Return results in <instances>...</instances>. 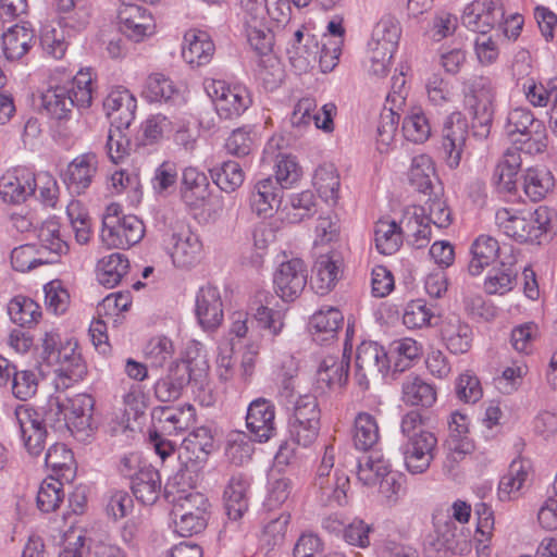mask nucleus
I'll use <instances>...</instances> for the list:
<instances>
[{"instance_id": "4be33fe9", "label": "nucleus", "mask_w": 557, "mask_h": 557, "mask_svg": "<svg viewBox=\"0 0 557 557\" xmlns=\"http://www.w3.org/2000/svg\"><path fill=\"white\" fill-rule=\"evenodd\" d=\"M171 258L175 267L187 269L199 261L202 244L190 230L172 234Z\"/></svg>"}, {"instance_id": "f3484780", "label": "nucleus", "mask_w": 557, "mask_h": 557, "mask_svg": "<svg viewBox=\"0 0 557 557\" xmlns=\"http://www.w3.org/2000/svg\"><path fill=\"white\" fill-rule=\"evenodd\" d=\"M465 104L472 114H482L485 120L493 114L494 87L484 76H474L463 83Z\"/></svg>"}, {"instance_id": "09e8293b", "label": "nucleus", "mask_w": 557, "mask_h": 557, "mask_svg": "<svg viewBox=\"0 0 557 557\" xmlns=\"http://www.w3.org/2000/svg\"><path fill=\"white\" fill-rule=\"evenodd\" d=\"M554 186V178L545 169L529 168L523 176V189L533 201H539Z\"/></svg>"}, {"instance_id": "a211bd4d", "label": "nucleus", "mask_w": 557, "mask_h": 557, "mask_svg": "<svg viewBox=\"0 0 557 557\" xmlns=\"http://www.w3.org/2000/svg\"><path fill=\"white\" fill-rule=\"evenodd\" d=\"M54 358L50 364H57V373L60 377L77 382L87 373V367L78 350V344L75 339L69 338L60 345L59 350L53 352Z\"/></svg>"}, {"instance_id": "f03ea898", "label": "nucleus", "mask_w": 557, "mask_h": 557, "mask_svg": "<svg viewBox=\"0 0 557 557\" xmlns=\"http://www.w3.org/2000/svg\"><path fill=\"white\" fill-rule=\"evenodd\" d=\"M91 100V75L82 70L72 81L50 87L41 95L42 108L57 120L67 119L74 107L88 108Z\"/></svg>"}, {"instance_id": "338daca9", "label": "nucleus", "mask_w": 557, "mask_h": 557, "mask_svg": "<svg viewBox=\"0 0 557 557\" xmlns=\"http://www.w3.org/2000/svg\"><path fill=\"white\" fill-rule=\"evenodd\" d=\"M289 206L292 211L288 212V218L294 223L309 219L317 212V201L311 190L292 194L289 196Z\"/></svg>"}, {"instance_id": "1a4fd4ad", "label": "nucleus", "mask_w": 557, "mask_h": 557, "mask_svg": "<svg viewBox=\"0 0 557 557\" xmlns=\"http://www.w3.org/2000/svg\"><path fill=\"white\" fill-rule=\"evenodd\" d=\"M117 21L121 33L135 42L143 41L156 32L152 14L132 2L121 4Z\"/></svg>"}, {"instance_id": "b1692460", "label": "nucleus", "mask_w": 557, "mask_h": 557, "mask_svg": "<svg viewBox=\"0 0 557 557\" xmlns=\"http://www.w3.org/2000/svg\"><path fill=\"white\" fill-rule=\"evenodd\" d=\"M214 51V44L206 32L191 29L185 34L182 57L191 66L209 63Z\"/></svg>"}, {"instance_id": "a18cd8bd", "label": "nucleus", "mask_w": 557, "mask_h": 557, "mask_svg": "<svg viewBox=\"0 0 557 557\" xmlns=\"http://www.w3.org/2000/svg\"><path fill=\"white\" fill-rule=\"evenodd\" d=\"M517 275L518 269L513 263L500 262L499 267L490 271L484 288L488 294L504 295L513 288Z\"/></svg>"}, {"instance_id": "2eb2a0df", "label": "nucleus", "mask_w": 557, "mask_h": 557, "mask_svg": "<svg viewBox=\"0 0 557 557\" xmlns=\"http://www.w3.org/2000/svg\"><path fill=\"white\" fill-rule=\"evenodd\" d=\"M97 165V156L91 152L81 154L69 163L61 176L70 194L81 195L90 186Z\"/></svg>"}, {"instance_id": "dca6fc26", "label": "nucleus", "mask_w": 557, "mask_h": 557, "mask_svg": "<svg viewBox=\"0 0 557 557\" xmlns=\"http://www.w3.org/2000/svg\"><path fill=\"white\" fill-rule=\"evenodd\" d=\"M196 317L205 331L216 330L223 321V304L216 287L207 285L196 296Z\"/></svg>"}, {"instance_id": "6e6d98bb", "label": "nucleus", "mask_w": 557, "mask_h": 557, "mask_svg": "<svg viewBox=\"0 0 557 557\" xmlns=\"http://www.w3.org/2000/svg\"><path fill=\"white\" fill-rule=\"evenodd\" d=\"M426 223L437 226L438 228L447 227L451 223V211L445 200L435 195L429 198L424 205L414 206Z\"/></svg>"}, {"instance_id": "e2e57ef3", "label": "nucleus", "mask_w": 557, "mask_h": 557, "mask_svg": "<svg viewBox=\"0 0 557 557\" xmlns=\"http://www.w3.org/2000/svg\"><path fill=\"white\" fill-rule=\"evenodd\" d=\"M509 128L508 134H520L528 136L531 139L533 134H541L544 132V126L541 121L534 119L533 114L524 109L513 110L508 117Z\"/></svg>"}, {"instance_id": "49530a36", "label": "nucleus", "mask_w": 557, "mask_h": 557, "mask_svg": "<svg viewBox=\"0 0 557 557\" xmlns=\"http://www.w3.org/2000/svg\"><path fill=\"white\" fill-rule=\"evenodd\" d=\"M400 34L399 24L391 17H385L380 20L374 26L369 44L395 53Z\"/></svg>"}, {"instance_id": "5701e85b", "label": "nucleus", "mask_w": 557, "mask_h": 557, "mask_svg": "<svg viewBox=\"0 0 557 557\" xmlns=\"http://www.w3.org/2000/svg\"><path fill=\"white\" fill-rule=\"evenodd\" d=\"M67 428L73 433L86 434L92 429L95 400L88 394H77L66 399Z\"/></svg>"}, {"instance_id": "f704fd0d", "label": "nucleus", "mask_w": 557, "mask_h": 557, "mask_svg": "<svg viewBox=\"0 0 557 557\" xmlns=\"http://www.w3.org/2000/svg\"><path fill=\"white\" fill-rule=\"evenodd\" d=\"M499 250V244L494 237L479 236L471 246L472 259L468 265L469 273L473 276L481 274L485 267L496 260Z\"/></svg>"}, {"instance_id": "c9c22d12", "label": "nucleus", "mask_w": 557, "mask_h": 557, "mask_svg": "<svg viewBox=\"0 0 557 557\" xmlns=\"http://www.w3.org/2000/svg\"><path fill=\"white\" fill-rule=\"evenodd\" d=\"M34 33L24 25H14L2 35V48L9 60H18L32 47Z\"/></svg>"}, {"instance_id": "412c9836", "label": "nucleus", "mask_w": 557, "mask_h": 557, "mask_svg": "<svg viewBox=\"0 0 557 557\" xmlns=\"http://www.w3.org/2000/svg\"><path fill=\"white\" fill-rule=\"evenodd\" d=\"M181 195L190 208L205 206L210 196V183L207 175L197 168L188 166L183 171Z\"/></svg>"}, {"instance_id": "e433bc0d", "label": "nucleus", "mask_w": 557, "mask_h": 557, "mask_svg": "<svg viewBox=\"0 0 557 557\" xmlns=\"http://www.w3.org/2000/svg\"><path fill=\"white\" fill-rule=\"evenodd\" d=\"M8 313L13 323L21 327H32L41 318V308L32 298L17 295L8 304Z\"/></svg>"}, {"instance_id": "774afa93", "label": "nucleus", "mask_w": 557, "mask_h": 557, "mask_svg": "<svg viewBox=\"0 0 557 557\" xmlns=\"http://www.w3.org/2000/svg\"><path fill=\"white\" fill-rule=\"evenodd\" d=\"M391 354L395 358L394 370L404 372L420 356V347L414 339L404 338L392 344Z\"/></svg>"}, {"instance_id": "423d86ee", "label": "nucleus", "mask_w": 557, "mask_h": 557, "mask_svg": "<svg viewBox=\"0 0 557 557\" xmlns=\"http://www.w3.org/2000/svg\"><path fill=\"white\" fill-rule=\"evenodd\" d=\"M389 367L391 357L376 342L364 341L357 347L355 377L363 389L369 387L370 379L384 375Z\"/></svg>"}, {"instance_id": "37998d69", "label": "nucleus", "mask_w": 557, "mask_h": 557, "mask_svg": "<svg viewBox=\"0 0 557 557\" xmlns=\"http://www.w3.org/2000/svg\"><path fill=\"white\" fill-rule=\"evenodd\" d=\"M435 178V168L432 159L425 154L414 157L409 171L410 185L418 191L430 195Z\"/></svg>"}, {"instance_id": "39448f33", "label": "nucleus", "mask_w": 557, "mask_h": 557, "mask_svg": "<svg viewBox=\"0 0 557 557\" xmlns=\"http://www.w3.org/2000/svg\"><path fill=\"white\" fill-rule=\"evenodd\" d=\"M208 499L201 493H191L189 498L172 504L171 516L175 531L181 536L200 533L207 527Z\"/></svg>"}, {"instance_id": "6ab92c4d", "label": "nucleus", "mask_w": 557, "mask_h": 557, "mask_svg": "<svg viewBox=\"0 0 557 557\" xmlns=\"http://www.w3.org/2000/svg\"><path fill=\"white\" fill-rule=\"evenodd\" d=\"M283 188L269 176L258 181L250 193V208L258 215L271 216L282 203Z\"/></svg>"}, {"instance_id": "bf43d9fd", "label": "nucleus", "mask_w": 557, "mask_h": 557, "mask_svg": "<svg viewBox=\"0 0 557 557\" xmlns=\"http://www.w3.org/2000/svg\"><path fill=\"white\" fill-rule=\"evenodd\" d=\"M65 403L66 399H62L59 395H51L45 406L35 410L40 424L46 428L47 425L55 428L64 423L67 426V406Z\"/></svg>"}, {"instance_id": "5fc2aeb1", "label": "nucleus", "mask_w": 557, "mask_h": 557, "mask_svg": "<svg viewBox=\"0 0 557 557\" xmlns=\"http://www.w3.org/2000/svg\"><path fill=\"white\" fill-rule=\"evenodd\" d=\"M320 44L315 35L307 34L305 41L287 48V54L295 67L306 70L318 60Z\"/></svg>"}, {"instance_id": "4468645a", "label": "nucleus", "mask_w": 557, "mask_h": 557, "mask_svg": "<svg viewBox=\"0 0 557 557\" xmlns=\"http://www.w3.org/2000/svg\"><path fill=\"white\" fill-rule=\"evenodd\" d=\"M246 425L255 441H269L276 431L274 405L262 397L252 400L247 409Z\"/></svg>"}, {"instance_id": "aec40b11", "label": "nucleus", "mask_w": 557, "mask_h": 557, "mask_svg": "<svg viewBox=\"0 0 557 557\" xmlns=\"http://www.w3.org/2000/svg\"><path fill=\"white\" fill-rule=\"evenodd\" d=\"M37 187L36 176L27 169L5 174L0 180V195L5 202L21 203L32 196Z\"/></svg>"}, {"instance_id": "9d476101", "label": "nucleus", "mask_w": 557, "mask_h": 557, "mask_svg": "<svg viewBox=\"0 0 557 557\" xmlns=\"http://www.w3.org/2000/svg\"><path fill=\"white\" fill-rule=\"evenodd\" d=\"M14 420L27 453L33 457H39L46 448L48 431L40 424L35 409L18 405L14 410Z\"/></svg>"}, {"instance_id": "4d7b16f0", "label": "nucleus", "mask_w": 557, "mask_h": 557, "mask_svg": "<svg viewBox=\"0 0 557 557\" xmlns=\"http://www.w3.org/2000/svg\"><path fill=\"white\" fill-rule=\"evenodd\" d=\"M302 175V169L296 160V157L287 153H278L275 163V177L278 185L285 188H292L299 182Z\"/></svg>"}, {"instance_id": "3c124183", "label": "nucleus", "mask_w": 557, "mask_h": 557, "mask_svg": "<svg viewBox=\"0 0 557 557\" xmlns=\"http://www.w3.org/2000/svg\"><path fill=\"white\" fill-rule=\"evenodd\" d=\"M327 503H335L339 506L346 503L347 490L349 487L348 475L339 470H335L333 475L315 484Z\"/></svg>"}, {"instance_id": "603ef678", "label": "nucleus", "mask_w": 557, "mask_h": 557, "mask_svg": "<svg viewBox=\"0 0 557 557\" xmlns=\"http://www.w3.org/2000/svg\"><path fill=\"white\" fill-rule=\"evenodd\" d=\"M314 269L317 293L324 295L335 286L341 273L339 267L333 257L322 255L315 261Z\"/></svg>"}, {"instance_id": "8fccbe9b", "label": "nucleus", "mask_w": 557, "mask_h": 557, "mask_svg": "<svg viewBox=\"0 0 557 557\" xmlns=\"http://www.w3.org/2000/svg\"><path fill=\"white\" fill-rule=\"evenodd\" d=\"M528 478L525 462L521 459L513 460L508 472L500 479L498 485V496L500 500H509L512 495L520 491Z\"/></svg>"}, {"instance_id": "4c0bfd02", "label": "nucleus", "mask_w": 557, "mask_h": 557, "mask_svg": "<svg viewBox=\"0 0 557 557\" xmlns=\"http://www.w3.org/2000/svg\"><path fill=\"white\" fill-rule=\"evenodd\" d=\"M143 97L149 102H169L178 98L180 91L170 77L162 73H152L145 82Z\"/></svg>"}, {"instance_id": "f8f14e48", "label": "nucleus", "mask_w": 557, "mask_h": 557, "mask_svg": "<svg viewBox=\"0 0 557 557\" xmlns=\"http://www.w3.org/2000/svg\"><path fill=\"white\" fill-rule=\"evenodd\" d=\"M504 18L499 0H474L466 7L462 24L470 30L486 35Z\"/></svg>"}, {"instance_id": "de8ad7c7", "label": "nucleus", "mask_w": 557, "mask_h": 557, "mask_svg": "<svg viewBox=\"0 0 557 557\" xmlns=\"http://www.w3.org/2000/svg\"><path fill=\"white\" fill-rule=\"evenodd\" d=\"M57 9L63 16L64 26L81 30L85 28L90 20V9L87 0H55Z\"/></svg>"}, {"instance_id": "c85d7f7f", "label": "nucleus", "mask_w": 557, "mask_h": 557, "mask_svg": "<svg viewBox=\"0 0 557 557\" xmlns=\"http://www.w3.org/2000/svg\"><path fill=\"white\" fill-rule=\"evenodd\" d=\"M152 419L163 432L172 434L186 430L194 422L195 408L191 405L180 408L158 407L152 411Z\"/></svg>"}, {"instance_id": "cd10ccee", "label": "nucleus", "mask_w": 557, "mask_h": 557, "mask_svg": "<svg viewBox=\"0 0 557 557\" xmlns=\"http://www.w3.org/2000/svg\"><path fill=\"white\" fill-rule=\"evenodd\" d=\"M131 488L138 502L144 505H153L161 493L159 471L150 466L139 469L132 480Z\"/></svg>"}, {"instance_id": "a19ab883", "label": "nucleus", "mask_w": 557, "mask_h": 557, "mask_svg": "<svg viewBox=\"0 0 557 557\" xmlns=\"http://www.w3.org/2000/svg\"><path fill=\"white\" fill-rule=\"evenodd\" d=\"M380 433L376 420L368 412H360L355 418L352 441L357 449L369 450L379 441Z\"/></svg>"}, {"instance_id": "0e129e2a", "label": "nucleus", "mask_w": 557, "mask_h": 557, "mask_svg": "<svg viewBox=\"0 0 557 557\" xmlns=\"http://www.w3.org/2000/svg\"><path fill=\"white\" fill-rule=\"evenodd\" d=\"M320 419H289V434L294 443L308 447L318 437Z\"/></svg>"}, {"instance_id": "f257e3e1", "label": "nucleus", "mask_w": 557, "mask_h": 557, "mask_svg": "<svg viewBox=\"0 0 557 557\" xmlns=\"http://www.w3.org/2000/svg\"><path fill=\"white\" fill-rule=\"evenodd\" d=\"M209 371L206 354L200 350L187 352V357L173 362L165 375L158 379L153 385L154 397L160 403H170L178 399L184 388L191 382L202 383Z\"/></svg>"}, {"instance_id": "20e7f679", "label": "nucleus", "mask_w": 557, "mask_h": 557, "mask_svg": "<svg viewBox=\"0 0 557 557\" xmlns=\"http://www.w3.org/2000/svg\"><path fill=\"white\" fill-rule=\"evenodd\" d=\"M121 207L116 203L108 206L103 216L101 238L109 247L129 248L138 244L145 235V225L136 215L120 216Z\"/></svg>"}, {"instance_id": "9b49d317", "label": "nucleus", "mask_w": 557, "mask_h": 557, "mask_svg": "<svg viewBox=\"0 0 557 557\" xmlns=\"http://www.w3.org/2000/svg\"><path fill=\"white\" fill-rule=\"evenodd\" d=\"M437 438L434 434H420L401 445L406 469L412 474L424 473L435 458Z\"/></svg>"}, {"instance_id": "473e14b6", "label": "nucleus", "mask_w": 557, "mask_h": 557, "mask_svg": "<svg viewBox=\"0 0 557 557\" xmlns=\"http://www.w3.org/2000/svg\"><path fill=\"white\" fill-rule=\"evenodd\" d=\"M128 269V259L120 252H113L98 261L97 280L101 285L113 288L127 274Z\"/></svg>"}, {"instance_id": "ddd939ff", "label": "nucleus", "mask_w": 557, "mask_h": 557, "mask_svg": "<svg viewBox=\"0 0 557 557\" xmlns=\"http://www.w3.org/2000/svg\"><path fill=\"white\" fill-rule=\"evenodd\" d=\"M274 302H276V297L273 294L268 290H258L250 304L251 327L257 326L273 337L278 335L284 327L283 313L272 308Z\"/></svg>"}, {"instance_id": "13d9d810", "label": "nucleus", "mask_w": 557, "mask_h": 557, "mask_svg": "<svg viewBox=\"0 0 557 557\" xmlns=\"http://www.w3.org/2000/svg\"><path fill=\"white\" fill-rule=\"evenodd\" d=\"M528 100L536 107H545L549 100L553 101L550 124L554 134L557 136V78L549 82L548 88L543 85L532 84L527 91Z\"/></svg>"}, {"instance_id": "052dcab7", "label": "nucleus", "mask_w": 557, "mask_h": 557, "mask_svg": "<svg viewBox=\"0 0 557 557\" xmlns=\"http://www.w3.org/2000/svg\"><path fill=\"white\" fill-rule=\"evenodd\" d=\"M64 498L63 484L53 478L42 481L37 493V506L42 512L57 510Z\"/></svg>"}, {"instance_id": "7c9ffc66", "label": "nucleus", "mask_w": 557, "mask_h": 557, "mask_svg": "<svg viewBox=\"0 0 557 557\" xmlns=\"http://www.w3.org/2000/svg\"><path fill=\"white\" fill-rule=\"evenodd\" d=\"M401 400L407 406L429 408L436 401V389L420 376H408L403 382Z\"/></svg>"}, {"instance_id": "58836bf2", "label": "nucleus", "mask_w": 557, "mask_h": 557, "mask_svg": "<svg viewBox=\"0 0 557 557\" xmlns=\"http://www.w3.org/2000/svg\"><path fill=\"white\" fill-rule=\"evenodd\" d=\"M312 183L324 201L335 202L337 200L341 182L333 163L324 162L320 164L314 171Z\"/></svg>"}, {"instance_id": "864d4df0", "label": "nucleus", "mask_w": 557, "mask_h": 557, "mask_svg": "<svg viewBox=\"0 0 557 557\" xmlns=\"http://www.w3.org/2000/svg\"><path fill=\"white\" fill-rule=\"evenodd\" d=\"M173 354V343L164 335L150 338L144 347V357L150 368H162L165 362L172 359Z\"/></svg>"}, {"instance_id": "72a5a7b5", "label": "nucleus", "mask_w": 557, "mask_h": 557, "mask_svg": "<svg viewBox=\"0 0 557 557\" xmlns=\"http://www.w3.org/2000/svg\"><path fill=\"white\" fill-rule=\"evenodd\" d=\"M391 466L382 456L372 453L364 456L358 462L357 478L366 486L381 485L385 482L389 484L388 476Z\"/></svg>"}, {"instance_id": "69168bd1", "label": "nucleus", "mask_w": 557, "mask_h": 557, "mask_svg": "<svg viewBox=\"0 0 557 557\" xmlns=\"http://www.w3.org/2000/svg\"><path fill=\"white\" fill-rule=\"evenodd\" d=\"M13 396L20 400H28L36 395L38 389L37 374L32 370L15 369L9 383Z\"/></svg>"}, {"instance_id": "680f3d73", "label": "nucleus", "mask_w": 557, "mask_h": 557, "mask_svg": "<svg viewBox=\"0 0 557 557\" xmlns=\"http://www.w3.org/2000/svg\"><path fill=\"white\" fill-rule=\"evenodd\" d=\"M264 22L265 20L245 18L248 41L259 54H267L273 46V35Z\"/></svg>"}, {"instance_id": "6e6552de", "label": "nucleus", "mask_w": 557, "mask_h": 557, "mask_svg": "<svg viewBox=\"0 0 557 557\" xmlns=\"http://www.w3.org/2000/svg\"><path fill=\"white\" fill-rule=\"evenodd\" d=\"M207 91L214 102L218 114L224 119L240 115L251 103L250 96L245 88L230 87L221 81L212 82L207 87Z\"/></svg>"}, {"instance_id": "393cba45", "label": "nucleus", "mask_w": 557, "mask_h": 557, "mask_svg": "<svg viewBox=\"0 0 557 557\" xmlns=\"http://www.w3.org/2000/svg\"><path fill=\"white\" fill-rule=\"evenodd\" d=\"M250 486L243 474H234L224 490V508L230 520H238L248 509L247 492Z\"/></svg>"}, {"instance_id": "2f4dec72", "label": "nucleus", "mask_w": 557, "mask_h": 557, "mask_svg": "<svg viewBox=\"0 0 557 557\" xmlns=\"http://www.w3.org/2000/svg\"><path fill=\"white\" fill-rule=\"evenodd\" d=\"M398 225L401 239L406 237L414 248L420 249L426 247L430 243L431 226L422 216H420L416 207L412 208V212H406Z\"/></svg>"}, {"instance_id": "c03bdc74", "label": "nucleus", "mask_w": 557, "mask_h": 557, "mask_svg": "<svg viewBox=\"0 0 557 557\" xmlns=\"http://www.w3.org/2000/svg\"><path fill=\"white\" fill-rule=\"evenodd\" d=\"M210 175L213 183L225 193L235 191L245 180L242 166L235 161H225L210 169Z\"/></svg>"}, {"instance_id": "c756f323", "label": "nucleus", "mask_w": 557, "mask_h": 557, "mask_svg": "<svg viewBox=\"0 0 557 557\" xmlns=\"http://www.w3.org/2000/svg\"><path fill=\"white\" fill-rule=\"evenodd\" d=\"M344 317L342 312L334 307L321 309L310 319V330L313 339L318 343H325L336 337L342 327Z\"/></svg>"}, {"instance_id": "79ce46f5", "label": "nucleus", "mask_w": 557, "mask_h": 557, "mask_svg": "<svg viewBox=\"0 0 557 557\" xmlns=\"http://www.w3.org/2000/svg\"><path fill=\"white\" fill-rule=\"evenodd\" d=\"M374 240L380 253H395L403 244L399 225L393 220H379L374 227Z\"/></svg>"}, {"instance_id": "7ed1b4c3", "label": "nucleus", "mask_w": 557, "mask_h": 557, "mask_svg": "<svg viewBox=\"0 0 557 557\" xmlns=\"http://www.w3.org/2000/svg\"><path fill=\"white\" fill-rule=\"evenodd\" d=\"M497 227L508 237L519 243H540L552 228V211L540 206L533 212L521 214L515 210L500 208L495 213Z\"/></svg>"}, {"instance_id": "a878e982", "label": "nucleus", "mask_w": 557, "mask_h": 557, "mask_svg": "<svg viewBox=\"0 0 557 557\" xmlns=\"http://www.w3.org/2000/svg\"><path fill=\"white\" fill-rule=\"evenodd\" d=\"M37 253L45 257L46 263L58 262L61 255L67 251V244L61 238L60 225L55 221H46L37 230Z\"/></svg>"}, {"instance_id": "bb28decb", "label": "nucleus", "mask_w": 557, "mask_h": 557, "mask_svg": "<svg viewBox=\"0 0 557 557\" xmlns=\"http://www.w3.org/2000/svg\"><path fill=\"white\" fill-rule=\"evenodd\" d=\"M345 347L341 356H326L320 363L317 377L329 388L343 387L348 381L350 357L346 355Z\"/></svg>"}, {"instance_id": "0eeeda50", "label": "nucleus", "mask_w": 557, "mask_h": 557, "mask_svg": "<svg viewBox=\"0 0 557 557\" xmlns=\"http://www.w3.org/2000/svg\"><path fill=\"white\" fill-rule=\"evenodd\" d=\"M307 281V265L299 258L282 262L273 276L275 293L284 301H293L298 298L304 292Z\"/></svg>"}, {"instance_id": "ea45409f", "label": "nucleus", "mask_w": 557, "mask_h": 557, "mask_svg": "<svg viewBox=\"0 0 557 557\" xmlns=\"http://www.w3.org/2000/svg\"><path fill=\"white\" fill-rule=\"evenodd\" d=\"M442 334L450 352L461 355L470 350L473 332L469 324L460 320L449 321L443 329Z\"/></svg>"}]
</instances>
